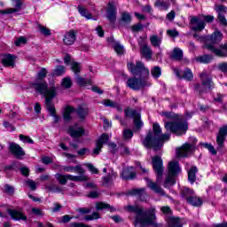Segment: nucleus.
<instances>
[{
  "label": "nucleus",
  "mask_w": 227,
  "mask_h": 227,
  "mask_svg": "<svg viewBox=\"0 0 227 227\" xmlns=\"http://www.w3.org/2000/svg\"><path fill=\"white\" fill-rule=\"evenodd\" d=\"M127 68L132 75L135 77H130L126 82L127 87L133 91H139V90L146 86L148 77H150V69L145 66V63L141 61L128 62Z\"/></svg>",
  "instance_id": "1"
},
{
  "label": "nucleus",
  "mask_w": 227,
  "mask_h": 227,
  "mask_svg": "<svg viewBox=\"0 0 227 227\" xmlns=\"http://www.w3.org/2000/svg\"><path fill=\"white\" fill-rule=\"evenodd\" d=\"M32 88H35V91L36 93H40V95H44L45 98V106L46 111H48L50 116L54 118V123H59V120H61V116L58 115L56 112V106L52 104V100L58 97V88L54 82L50 83V87L46 82L43 83H33Z\"/></svg>",
  "instance_id": "2"
},
{
  "label": "nucleus",
  "mask_w": 227,
  "mask_h": 227,
  "mask_svg": "<svg viewBox=\"0 0 227 227\" xmlns=\"http://www.w3.org/2000/svg\"><path fill=\"white\" fill-rule=\"evenodd\" d=\"M171 136L168 133L160 135L157 137H152V133L146 135L145 139L142 141L143 146L148 150H153L159 152L164 146L165 141H169Z\"/></svg>",
  "instance_id": "3"
},
{
  "label": "nucleus",
  "mask_w": 227,
  "mask_h": 227,
  "mask_svg": "<svg viewBox=\"0 0 227 227\" xmlns=\"http://www.w3.org/2000/svg\"><path fill=\"white\" fill-rule=\"evenodd\" d=\"M166 130H169L174 136L182 137L189 130V122L185 118H178L176 121L165 122Z\"/></svg>",
  "instance_id": "4"
},
{
  "label": "nucleus",
  "mask_w": 227,
  "mask_h": 227,
  "mask_svg": "<svg viewBox=\"0 0 227 227\" xmlns=\"http://www.w3.org/2000/svg\"><path fill=\"white\" fill-rule=\"evenodd\" d=\"M157 215H155V207L147 209V215L145 217L135 216L134 224H140V227L153 226V227H162V223H158Z\"/></svg>",
  "instance_id": "5"
},
{
  "label": "nucleus",
  "mask_w": 227,
  "mask_h": 227,
  "mask_svg": "<svg viewBox=\"0 0 227 227\" xmlns=\"http://www.w3.org/2000/svg\"><path fill=\"white\" fill-rule=\"evenodd\" d=\"M222 40L223 33L219 30H216L211 34V43L206 44V49H207V51H212L215 54V56H217V58H226V53L214 46L217 45V43H221Z\"/></svg>",
  "instance_id": "6"
},
{
  "label": "nucleus",
  "mask_w": 227,
  "mask_h": 227,
  "mask_svg": "<svg viewBox=\"0 0 227 227\" xmlns=\"http://www.w3.org/2000/svg\"><path fill=\"white\" fill-rule=\"evenodd\" d=\"M182 171L180 168V162L178 161H170L168 166V175L166 176L165 182L163 184L164 187H168V185H175L176 184V180L175 176H178V173Z\"/></svg>",
  "instance_id": "7"
},
{
  "label": "nucleus",
  "mask_w": 227,
  "mask_h": 227,
  "mask_svg": "<svg viewBox=\"0 0 227 227\" xmlns=\"http://www.w3.org/2000/svg\"><path fill=\"white\" fill-rule=\"evenodd\" d=\"M215 88V83H214V81H212V78H206L201 80V83L197 82L194 84L193 90L196 94H198V97L201 98L203 95L212 92V90Z\"/></svg>",
  "instance_id": "8"
},
{
  "label": "nucleus",
  "mask_w": 227,
  "mask_h": 227,
  "mask_svg": "<svg viewBox=\"0 0 227 227\" xmlns=\"http://www.w3.org/2000/svg\"><path fill=\"white\" fill-rule=\"evenodd\" d=\"M124 117L131 118L133 120L134 129L136 130H141L143 129V121L141 120V114L136 109L127 107L124 109Z\"/></svg>",
  "instance_id": "9"
},
{
  "label": "nucleus",
  "mask_w": 227,
  "mask_h": 227,
  "mask_svg": "<svg viewBox=\"0 0 227 227\" xmlns=\"http://www.w3.org/2000/svg\"><path fill=\"white\" fill-rule=\"evenodd\" d=\"M56 180L61 184V185H67V182L68 180H71L72 182H86L88 181V176H73L70 174L63 175L57 173L55 175Z\"/></svg>",
  "instance_id": "10"
},
{
  "label": "nucleus",
  "mask_w": 227,
  "mask_h": 227,
  "mask_svg": "<svg viewBox=\"0 0 227 227\" xmlns=\"http://www.w3.org/2000/svg\"><path fill=\"white\" fill-rule=\"evenodd\" d=\"M152 166L154 173H156V180H161L164 175V161L159 155H155L152 159Z\"/></svg>",
  "instance_id": "11"
},
{
  "label": "nucleus",
  "mask_w": 227,
  "mask_h": 227,
  "mask_svg": "<svg viewBox=\"0 0 227 227\" xmlns=\"http://www.w3.org/2000/svg\"><path fill=\"white\" fill-rule=\"evenodd\" d=\"M196 143H198V139L193 138L192 144L185 143L176 150V157L178 158H187L189 157V153H192L196 150Z\"/></svg>",
  "instance_id": "12"
},
{
  "label": "nucleus",
  "mask_w": 227,
  "mask_h": 227,
  "mask_svg": "<svg viewBox=\"0 0 227 227\" xmlns=\"http://www.w3.org/2000/svg\"><path fill=\"white\" fill-rule=\"evenodd\" d=\"M120 177L124 182H130L136 180V178H137V172L136 171V167L129 166L126 168H122Z\"/></svg>",
  "instance_id": "13"
},
{
  "label": "nucleus",
  "mask_w": 227,
  "mask_h": 227,
  "mask_svg": "<svg viewBox=\"0 0 227 227\" xmlns=\"http://www.w3.org/2000/svg\"><path fill=\"white\" fill-rule=\"evenodd\" d=\"M190 26H192V31L195 33H201L207 27V23L198 16H192L190 20Z\"/></svg>",
  "instance_id": "14"
},
{
  "label": "nucleus",
  "mask_w": 227,
  "mask_h": 227,
  "mask_svg": "<svg viewBox=\"0 0 227 227\" xmlns=\"http://www.w3.org/2000/svg\"><path fill=\"white\" fill-rule=\"evenodd\" d=\"M12 4L14 8L0 10V15H12V13L22 12V8L24 6V2L22 0H12Z\"/></svg>",
  "instance_id": "15"
},
{
  "label": "nucleus",
  "mask_w": 227,
  "mask_h": 227,
  "mask_svg": "<svg viewBox=\"0 0 227 227\" xmlns=\"http://www.w3.org/2000/svg\"><path fill=\"white\" fill-rule=\"evenodd\" d=\"M9 152L13 155L18 160H22V157L26 156V151L20 146V145L12 142L9 145Z\"/></svg>",
  "instance_id": "16"
},
{
  "label": "nucleus",
  "mask_w": 227,
  "mask_h": 227,
  "mask_svg": "<svg viewBox=\"0 0 227 227\" xmlns=\"http://www.w3.org/2000/svg\"><path fill=\"white\" fill-rule=\"evenodd\" d=\"M7 214H9L12 221H24V223H27V216L24 214V210L22 209L7 208Z\"/></svg>",
  "instance_id": "17"
},
{
  "label": "nucleus",
  "mask_w": 227,
  "mask_h": 227,
  "mask_svg": "<svg viewBox=\"0 0 227 227\" xmlns=\"http://www.w3.org/2000/svg\"><path fill=\"white\" fill-rule=\"evenodd\" d=\"M227 137V124L219 128L218 133L216 134V145L218 148L224 147V142Z\"/></svg>",
  "instance_id": "18"
},
{
  "label": "nucleus",
  "mask_w": 227,
  "mask_h": 227,
  "mask_svg": "<svg viewBox=\"0 0 227 227\" xmlns=\"http://www.w3.org/2000/svg\"><path fill=\"white\" fill-rule=\"evenodd\" d=\"M126 196H137L140 201H146L148 196L146 195V189L133 188L126 192Z\"/></svg>",
  "instance_id": "19"
},
{
  "label": "nucleus",
  "mask_w": 227,
  "mask_h": 227,
  "mask_svg": "<svg viewBox=\"0 0 227 227\" xmlns=\"http://www.w3.org/2000/svg\"><path fill=\"white\" fill-rule=\"evenodd\" d=\"M77 41V31L71 29L67 32H66L63 43L65 45H74L75 42Z\"/></svg>",
  "instance_id": "20"
},
{
  "label": "nucleus",
  "mask_w": 227,
  "mask_h": 227,
  "mask_svg": "<svg viewBox=\"0 0 227 227\" xmlns=\"http://www.w3.org/2000/svg\"><path fill=\"white\" fill-rule=\"evenodd\" d=\"M47 74H49V72L47 71V68L45 67H42L40 69V71L37 73L36 74V78L35 81L37 82H34L30 84V88H32L33 90H35V87H33V84H43V82H45L47 84V86H49V84L47 83V82L45 81V77H47Z\"/></svg>",
  "instance_id": "21"
},
{
  "label": "nucleus",
  "mask_w": 227,
  "mask_h": 227,
  "mask_svg": "<svg viewBox=\"0 0 227 227\" xmlns=\"http://www.w3.org/2000/svg\"><path fill=\"white\" fill-rule=\"evenodd\" d=\"M15 59H17V56L7 53L3 56L1 63L3 67L9 68L10 67H15Z\"/></svg>",
  "instance_id": "22"
},
{
  "label": "nucleus",
  "mask_w": 227,
  "mask_h": 227,
  "mask_svg": "<svg viewBox=\"0 0 227 227\" xmlns=\"http://www.w3.org/2000/svg\"><path fill=\"white\" fill-rule=\"evenodd\" d=\"M126 210L131 214H137L136 217H145L148 214V211H145L138 206L129 205L126 207Z\"/></svg>",
  "instance_id": "23"
},
{
  "label": "nucleus",
  "mask_w": 227,
  "mask_h": 227,
  "mask_svg": "<svg viewBox=\"0 0 227 227\" xmlns=\"http://www.w3.org/2000/svg\"><path fill=\"white\" fill-rule=\"evenodd\" d=\"M75 113V107L67 105L62 113V118L66 123L70 122L73 120L72 114Z\"/></svg>",
  "instance_id": "24"
},
{
  "label": "nucleus",
  "mask_w": 227,
  "mask_h": 227,
  "mask_svg": "<svg viewBox=\"0 0 227 227\" xmlns=\"http://www.w3.org/2000/svg\"><path fill=\"white\" fill-rule=\"evenodd\" d=\"M165 221L168 224V227H184V224H182V221L178 216H167Z\"/></svg>",
  "instance_id": "25"
},
{
  "label": "nucleus",
  "mask_w": 227,
  "mask_h": 227,
  "mask_svg": "<svg viewBox=\"0 0 227 227\" xmlns=\"http://www.w3.org/2000/svg\"><path fill=\"white\" fill-rule=\"evenodd\" d=\"M64 171L67 173H78V175H84V168L81 165H76V166H65L63 168Z\"/></svg>",
  "instance_id": "26"
},
{
  "label": "nucleus",
  "mask_w": 227,
  "mask_h": 227,
  "mask_svg": "<svg viewBox=\"0 0 227 227\" xmlns=\"http://www.w3.org/2000/svg\"><path fill=\"white\" fill-rule=\"evenodd\" d=\"M68 132H69V136H71V137L78 138V137H82V136H84V133L86 131L84 130V128H82V127H79L76 129H74V127H69Z\"/></svg>",
  "instance_id": "27"
},
{
  "label": "nucleus",
  "mask_w": 227,
  "mask_h": 227,
  "mask_svg": "<svg viewBox=\"0 0 227 227\" xmlns=\"http://www.w3.org/2000/svg\"><path fill=\"white\" fill-rule=\"evenodd\" d=\"M147 186L151 191L156 192V194H161V196H164V194H166L164 189H162V187H160V185H159L157 183H153L152 180L148 181Z\"/></svg>",
  "instance_id": "28"
},
{
  "label": "nucleus",
  "mask_w": 227,
  "mask_h": 227,
  "mask_svg": "<svg viewBox=\"0 0 227 227\" xmlns=\"http://www.w3.org/2000/svg\"><path fill=\"white\" fill-rule=\"evenodd\" d=\"M67 74V67L65 66L57 65L55 68L51 71V77H61Z\"/></svg>",
  "instance_id": "29"
},
{
  "label": "nucleus",
  "mask_w": 227,
  "mask_h": 227,
  "mask_svg": "<svg viewBox=\"0 0 227 227\" xmlns=\"http://www.w3.org/2000/svg\"><path fill=\"white\" fill-rule=\"evenodd\" d=\"M106 17L110 20L111 24L114 23V2H108L106 8Z\"/></svg>",
  "instance_id": "30"
},
{
  "label": "nucleus",
  "mask_w": 227,
  "mask_h": 227,
  "mask_svg": "<svg viewBox=\"0 0 227 227\" xmlns=\"http://www.w3.org/2000/svg\"><path fill=\"white\" fill-rule=\"evenodd\" d=\"M150 134L152 137H157L160 134H162V129L160 128V125L159 124V122H154L153 124V131L152 129H150L146 134V136H150Z\"/></svg>",
  "instance_id": "31"
},
{
  "label": "nucleus",
  "mask_w": 227,
  "mask_h": 227,
  "mask_svg": "<svg viewBox=\"0 0 227 227\" xmlns=\"http://www.w3.org/2000/svg\"><path fill=\"white\" fill-rule=\"evenodd\" d=\"M186 203L192 205V207H201L203 205V200L201 197L191 196L187 199Z\"/></svg>",
  "instance_id": "32"
},
{
  "label": "nucleus",
  "mask_w": 227,
  "mask_h": 227,
  "mask_svg": "<svg viewBox=\"0 0 227 227\" xmlns=\"http://www.w3.org/2000/svg\"><path fill=\"white\" fill-rule=\"evenodd\" d=\"M75 113L80 118V120H86V116L90 114V109L88 107H83L82 106H79L77 109H75Z\"/></svg>",
  "instance_id": "33"
},
{
  "label": "nucleus",
  "mask_w": 227,
  "mask_h": 227,
  "mask_svg": "<svg viewBox=\"0 0 227 227\" xmlns=\"http://www.w3.org/2000/svg\"><path fill=\"white\" fill-rule=\"evenodd\" d=\"M212 59H214V56L210 54H204L196 57L195 61H197L198 63H202L203 65H208V63H212Z\"/></svg>",
  "instance_id": "34"
},
{
  "label": "nucleus",
  "mask_w": 227,
  "mask_h": 227,
  "mask_svg": "<svg viewBox=\"0 0 227 227\" xmlns=\"http://www.w3.org/2000/svg\"><path fill=\"white\" fill-rule=\"evenodd\" d=\"M20 166H22V162L14 160L10 165L4 167V173H8V171H19Z\"/></svg>",
  "instance_id": "35"
},
{
  "label": "nucleus",
  "mask_w": 227,
  "mask_h": 227,
  "mask_svg": "<svg viewBox=\"0 0 227 227\" xmlns=\"http://www.w3.org/2000/svg\"><path fill=\"white\" fill-rule=\"evenodd\" d=\"M198 167L192 166L190 169L188 170V182L190 184H194L196 182V174L198 173Z\"/></svg>",
  "instance_id": "36"
},
{
  "label": "nucleus",
  "mask_w": 227,
  "mask_h": 227,
  "mask_svg": "<svg viewBox=\"0 0 227 227\" xmlns=\"http://www.w3.org/2000/svg\"><path fill=\"white\" fill-rule=\"evenodd\" d=\"M180 196L187 201L188 198L194 196V190L189 187H184L180 191Z\"/></svg>",
  "instance_id": "37"
},
{
  "label": "nucleus",
  "mask_w": 227,
  "mask_h": 227,
  "mask_svg": "<svg viewBox=\"0 0 227 227\" xmlns=\"http://www.w3.org/2000/svg\"><path fill=\"white\" fill-rule=\"evenodd\" d=\"M171 59L176 61H182L184 59V51L180 48L174 49L172 54L170 55Z\"/></svg>",
  "instance_id": "38"
},
{
  "label": "nucleus",
  "mask_w": 227,
  "mask_h": 227,
  "mask_svg": "<svg viewBox=\"0 0 227 227\" xmlns=\"http://www.w3.org/2000/svg\"><path fill=\"white\" fill-rule=\"evenodd\" d=\"M140 52L143 56V58H145L146 59H152V49L150 48V46H148V44H144L141 49H140Z\"/></svg>",
  "instance_id": "39"
},
{
  "label": "nucleus",
  "mask_w": 227,
  "mask_h": 227,
  "mask_svg": "<svg viewBox=\"0 0 227 227\" xmlns=\"http://www.w3.org/2000/svg\"><path fill=\"white\" fill-rule=\"evenodd\" d=\"M170 4L168 2H164V0H156L154 3V7L159 8L160 12L169 10Z\"/></svg>",
  "instance_id": "40"
},
{
  "label": "nucleus",
  "mask_w": 227,
  "mask_h": 227,
  "mask_svg": "<svg viewBox=\"0 0 227 227\" xmlns=\"http://www.w3.org/2000/svg\"><path fill=\"white\" fill-rule=\"evenodd\" d=\"M114 52L119 56V58H121V56H125L126 51H125V47L121 45L118 42H114Z\"/></svg>",
  "instance_id": "41"
},
{
  "label": "nucleus",
  "mask_w": 227,
  "mask_h": 227,
  "mask_svg": "<svg viewBox=\"0 0 227 227\" xmlns=\"http://www.w3.org/2000/svg\"><path fill=\"white\" fill-rule=\"evenodd\" d=\"M182 79L191 82V81H192L194 79V74H192V70L189 67H185L183 72Z\"/></svg>",
  "instance_id": "42"
},
{
  "label": "nucleus",
  "mask_w": 227,
  "mask_h": 227,
  "mask_svg": "<svg viewBox=\"0 0 227 227\" xmlns=\"http://www.w3.org/2000/svg\"><path fill=\"white\" fill-rule=\"evenodd\" d=\"M78 12L80 15L87 19V20H90V19L93 17V15L88 12V9L82 7V5H78Z\"/></svg>",
  "instance_id": "43"
},
{
  "label": "nucleus",
  "mask_w": 227,
  "mask_h": 227,
  "mask_svg": "<svg viewBox=\"0 0 227 227\" xmlns=\"http://www.w3.org/2000/svg\"><path fill=\"white\" fill-rule=\"evenodd\" d=\"M151 75L153 76V79H159L160 77V75H162V69L160 68V67L156 66L153 67L151 69Z\"/></svg>",
  "instance_id": "44"
},
{
  "label": "nucleus",
  "mask_w": 227,
  "mask_h": 227,
  "mask_svg": "<svg viewBox=\"0 0 227 227\" xmlns=\"http://www.w3.org/2000/svg\"><path fill=\"white\" fill-rule=\"evenodd\" d=\"M98 145H100L101 146H104V145H107L109 143V134L107 133H102L98 139L96 141Z\"/></svg>",
  "instance_id": "45"
},
{
  "label": "nucleus",
  "mask_w": 227,
  "mask_h": 227,
  "mask_svg": "<svg viewBox=\"0 0 227 227\" xmlns=\"http://www.w3.org/2000/svg\"><path fill=\"white\" fill-rule=\"evenodd\" d=\"M71 70L72 72H74L75 76H79V74H81V63L73 60V62L71 63Z\"/></svg>",
  "instance_id": "46"
},
{
  "label": "nucleus",
  "mask_w": 227,
  "mask_h": 227,
  "mask_svg": "<svg viewBox=\"0 0 227 227\" xmlns=\"http://www.w3.org/2000/svg\"><path fill=\"white\" fill-rule=\"evenodd\" d=\"M121 22H123L124 24H130L132 22V15L127 12H121Z\"/></svg>",
  "instance_id": "47"
},
{
  "label": "nucleus",
  "mask_w": 227,
  "mask_h": 227,
  "mask_svg": "<svg viewBox=\"0 0 227 227\" xmlns=\"http://www.w3.org/2000/svg\"><path fill=\"white\" fill-rule=\"evenodd\" d=\"M111 208V212H113V207H111V205L106 203V202H97L96 203V210L98 212L102 210H109Z\"/></svg>",
  "instance_id": "48"
},
{
  "label": "nucleus",
  "mask_w": 227,
  "mask_h": 227,
  "mask_svg": "<svg viewBox=\"0 0 227 227\" xmlns=\"http://www.w3.org/2000/svg\"><path fill=\"white\" fill-rule=\"evenodd\" d=\"M76 82H77L78 86H82V87L90 86V84H91L90 80H86L85 78L79 76V75L76 76Z\"/></svg>",
  "instance_id": "49"
},
{
  "label": "nucleus",
  "mask_w": 227,
  "mask_h": 227,
  "mask_svg": "<svg viewBox=\"0 0 227 227\" xmlns=\"http://www.w3.org/2000/svg\"><path fill=\"white\" fill-rule=\"evenodd\" d=\"M200 146H204L206 150H208L209 153L213 155H217V150H215V147L212 145V144L208 143H200Z\"/></svg>",
  "instance_id": "50"
},
{
  "label": "nucleus",
  "mask_w": 227,
  "mask_h": 227,
  "mask_svg": "<svg viewBox=\"0 0 227 227\" xmlns=\"http://www.w3.org/2000/svg\"><path fill=\"white\" fill-rule=\"evenodd\" d=\"M37 27L41 35H43L44 36H51V35H52V32H51V30L48 27H43V25L42 24H38Z\"/></svg>",
  "instance_id": "51"
},
{
  "label": "nucleus",
  "mask_w": 227,
  "mask_h": 227,
  "mask_svg": "<svg viewBox=\"0 0 227 227\" xmlns=\"http://www.w3.org/2000/svg\"><path fill=\"white\" fill-rule=\"evenodd\" d=\"M122 137L125 141H129V139H132L134 137V131L130 129H126L122 132Z\"/></svg>",
  "instance_id": "52"
},
{
  "label": "nucleus",
  "mask_w": 227,
  "mask_h": 227,
  "mask_svg": "<svg viewBox=\"0 0 227 227\" xmlns=\"http://www.w3.org/2000/svg\"><path fill=\"white\" fill-rule=\"evenodd\" d=\"M119 150L121 152V155H129L130 154V148H129L125 144L121 143L119 145Z\"/></svg>",
  "instance_id": "53"
},
{
  "label": "nucleus",
  "mask_w": 227,
  "mask_h": 227,
  "mask_svg": "<svg viewBox=\"0 0 227 227\" xmlns=\"http://www.w3.org/2000/svg\"><path fill=\"white\" fill-rule=\"evenodd\" d=\"M85 221H95L100 219V214L98 212H93L91 215H87L84 217Z\"/></svg>",
  "instance_id": "54"
},
{
  "label": "nucleus",
  "mask_w": 227,
  "mask_h": 227,
  "mask_svg": "<svg viewBox=\"0 0 227 227\" xmlns=\"http://www.w3.org/2000/svg\"><path fill=\"white\" fill-rule=\"evenodd\" d=\"M20 140L22 141L23 143H27L28 145H35V140H33L31 137L25 136L23 134L20 135Z\"/></svg>",
  "instance_id": "55"
},
{
  "label": "nucleus",
  "mask_w": 227,
  "mask_h": 227,
  "mask_svg": "<svg viewBox=\"0 0 227 227\" xmlns=\"http://www.w3.org/2000/svg\"><path fill=\"white\" fill-rule=\"evenodd\" d=\"M27 43V38L26 36H20L16 41H14V45L16 47H20V45H26Z\"/></svg>",
  "instance_id": "56"
},
{
  "label": "nucleus",
  "mask_w": 227,
  "mask_h": 227,
  "mask_svg": "<svg viewBox=\"0 0 227 227\" xmlns=\"http://www.w3.org/2000/svg\"><path fill=\"white\" fill-rule=\"evenodd\" d=\"M145 29V26L141 23H137L131 26V31L133 33H139V31H143Z\"/></svg>",
  "instance_id": "57"
},
{
  "label": "nucleus",
  "mask_w": 227,
  "mask_h": 227,
  "mask_svg": "<svg viewBox=\"0 0 227 227\" xmlns=\"http://www.w3.org/2000/svg\"><path fill=\"white\" fill-rule=\"evenodd\" d=\"M86 168L92 175H98V168H95V166L91 163H86Z\"/></svg>",
  "instance_id": "58"
},
{
  "label": "nucleus",
  "mask_w": 227,
  "mask_h": 227,
  "mask_svg": "<svg viewBox=\"0 0 227 227\" xmlns=\"http://www.w3.org/2000/svg\"><path fill=\"white\" fill-rule=\"evenodd\" d=\"M61 85L67 90L72 88V79H70L69 77L63 78Z\"/></svg>",
  "instance_id": "59"
},
{
  "label": "nucleus",
  "mask_w": 227,
  "mask_h": 227,
  "mask_svg": "<svg viewBox=\"0 0 227 227\" xmlns=\"http://www.w3.org/2000/svg\"><path fill=\"white\" fill-rule=\"evenodd\" d=\"M18 171L20 172V175H22V176H26L27 178V176H29V168L24 166V167H19Z\"/></svg>",
  "instance_id": "60"
},
{
  "label": "nucleus",
  "mask_w": 227,
  "mask_h": 227,
  "mask_svg": "<svg viewBox=\"0 0 227 227\" xmlns=\"http://www.w3.org/2000/svg\"><path fill=\"white\" fill-rule=\"evenodd\" d=\"M215 12H218V15H219V13H221L222 15H224V13L227 12V7L223 4L215 5Z\"/></svg>",
  "instance_id": "61"
},
{
  "label": "nucleus",
  "mask_w": 227,
  "mask_h": 227,
  "mask_svg": "<svg viewBox=\"0 0 227 227\" xmlns=\"http://www.w3.org/2000/svg\"><path fill=\"white\" fill-rule=\"evenodd\" d=\"M163 115L165 118H168V120H177L178 114L173 113V112H164Z\"/></svg>",
  "instance_id": "62"
},
{
  "label": "nucleus",
  "mask_w": 227,
  "mask_h": 227,
  "mask_svg": "<svg viewBox=\"0 0 227 227\" xmlns=\"http://www.w3.org/2000/svg\"><path fill=\"white\" fill-rule=\"evenodd\" d=\"M217 20L221 24V26H227V20L224 14L219 13L217 16Z\"/></svg>",
  "instance_id": "63"
},
{
  "label": "nucleus",
  "mask_w": 227,
  "mask_h": 227,
  "mask_svg": "<svg viewBox=\"0 0 227 227\" xmlns=\"http://www.w3.org/2000/svg\"><path fill=\"white\" fill-rule=\"evenodd\" d=\"M67 227H91L90 225H86L82 223H77V222H74L71 223L69 225H67Z\"/></svg>",
  "instance_id": "64"
}]
</instances>
